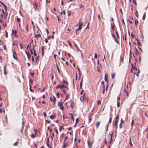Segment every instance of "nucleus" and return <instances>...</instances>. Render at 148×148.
Listing matches in <instances>:
<instances>
[{
	"instance_id": "obj_23",
	"label": "nucleus",
	"mask_w": 148,
	"mask_h": 148,
	"mask_svg": "<svg viewBox=\"0 0 148 148\" xmlns=\"http://www.w3.org/2000/svg\"><path fill=\"white\" fill-rule=\"evenodd\" d=\"M55 117V115H51L50 116V118L52 119H54Z\"/></svg>"
},
{
	"instance_id": "obj_10",
	"label": "nucleus",
	"mask_w": 148,
	"mask_h": 148,
	"mask_svg": "<svg viewBox=\"0 0 148 148\" xmlns=\"http://www.w3.org/2000/svg\"><path fill=\"white\" fill-rule=\"evenodd\" d=\"M25 53H26V54H27L28 58H30L31 57V56L29 52H27L26 51H25Z\"/></svg>"
},
{
	"instance_id": "obj_4",
	"label": "nucleus",
	"mask_w": 148,
	"mask_h": 148,
	"mask_svg": "<svg viewBox=\"0 0 148 148\" xmlns=\"http://www.w3.org/2000/svg\"><path fill=\"white\" fill-rule=\"evenodd\" d=\"M64 87L66 88V86H64L63 85L61 84L58 85L56 87V88H63Z\"/></svg>"
},
{
	"instance_id": "obj_8",
	"label": "nucleus",
	"mask_w": 148,
	"mask_h": 148,
	"mask_svg": "<svg viewBox=\"0 0 148 148\" xmlns=\"http://www.w3.org/2000/svg\"><path fill=\"white\" fill-rule=\"evenodd\" d=\"M70 106L71 109H73L74 107V103L73 101H71L70 103Z\"/></svg>"
},
{
	"instance_id": "obj_34",
	"label": "nucleus",
	"mask_w": 148,
	"mask_h": 148,
	"mask_svg": "<svg viewBox=\"0 0 148 148\" xmlns=\"http://www.w3.org/2000/svg\"><path fill=\"white\" fill-rule=\"evenodd\" d=\"M145 14H146V13L145 12L144 13V15H143V19L144 20L145 19V17H146Z\"/></svg>"
},
{
	"instance_id": "obj_18",
	"label": "nucleus",
	"mask_w": 148,
	"mask_h": 148,
	"mask_svg": "<svg viewBox=\"0 0 148 148\" xmlns=\"http://www.w3.org/2000/svg\"><path fill=\"white\" fill-rule=\"evenodd\" d=\"M17 33V31L15 30H13L12 31V33L13 34H16Z\"/></svg>"
},
{
	"instance_id": "obj_42",
	"label": "nucleus",
	"mask_w": 148,
	"mask_h": 148,
	"mask_svg": "<svg viewBox=\"0 0 148 148\" xmlns=\"http://www.w3.org/2000/svg\"><path fill=\"white\" fill-rule=\"evenodd\" d=\"M5 37H6V38H8V32L6 30L5 31Z\"/></svg>"
},
{
	"instance_id": "obj_59",
	"label": "nucleus",
	"mask_w": 148,
	"mask_h": 148,
	"mask_svg": "<svg viewBox=\"0 0 148 148\" xmlns=\"http://www.w3.org/2000/svg\"><path fill=\"white\" fill-rule=\"evenodd\" d=\"M56 95H57V97L58 98H59V92H57V93L56 94Z\"/></svg>"
},
{
	"instance_id": "obj_37",
	"label": "nucleus",
	"mask_w": 148,
	"mask_h": 148,
	"mask_svg": "<svg viewBox=\"0 0 148 148\" xmlns=\"http://www.w3.org/2000/svg\"><path fill=\"white\" fill-rule=\"evenodd\" d=\"M17 21L18 22L21 23V19L18 18H17Z\"/></svg>"
},
{
	"instance_id": "obj_20",
	"label": "nucleus",
	"mask_w": 148,
	"mask_h": 148,
	"mask_svg": "<svg viewBox=\"0 0 148 148\" xmlns=\"http://www.w3.org/2000/svg\"><path fill=\"white\" fill-rule=\"evenodd\" d=\"M136 40L137 41V43L138 46H141V44L140 42V41L138 40L137 39H136Z\"/></svg>"
},
{
	"instance_id": "obj_51",
	"label": "nucleus",
	"mask_w": 148,
	"mask_h": 148,
	"mask_svg": "<svg viewBox=\"0 0 148 148\" xmlns=\"http://www.w3.org/2000/svg\"><path fill=\"white\" fill-rule=\"evenodd\" d=\"M44 115L45 117H46L47 116V114L45 112H43Z\"/></svg>"
},
{
	"instance_id": "obj_62",
	"label": "nucleus",
	"mask_w": 148,
	"mask_h": 148,
	"mask_svg": "<svg viewBox=\"0 0 148 148\" xmlns=\"http://www.w3.org/2000/svg\"><path fill=\"white\" fill-rule=\"evenodd\" d=\"M111 121V118H110L109 119V121L108 122V123H110Z\"/></svg>"
},
{
	"instance_id": "obj_19",
	"label": "nucleus",
	"mask_w": 148,
	"mask_h": 148,
	"mask_svg": "<svg viewBox=\"0 0 148 148\" xmlns=\"http://www.w3.org/2000/svg\"><path fill=\"white\" fill-rule=\"evenodd\" d=\"M79 121V120L78 119V118H77L75 120V127L76 126V124L78 123Z\"/></svg>"
},
{
	"instance_id": "obj_16",
	"label": "nucleus",
	"mask_w": 148,
	"mask_h": 148,
	"mask_svg": "<svg viewBox=\"0 0 148 148\" xmlns=\"http://www.w3.org/2000/svg\"><path fill=\"white\" fill-rule=\"evenodd\" d=\"M69 114L70 115V117L71 118V119H72L73 122H74V119L73 118V114L69 113Z\"/></svg>"
},
{
	"instance_id": "obj_1",
	"label": "nucleus",
	"mask_w": 148,
	"mask_h": 148,
	"mask_svg": "<svg viewBox=\"0 0 148 148\" xmlns=\"http://www.w3.org/2000/svg\"><path fill=\"white\" fill-rule=\"evenodd\" d=\"M58 106L60 107V108L62 110H63L64 109V108L62 106V103L61 102H58Z\"/></svg>"
},
{
	"instance_id": "obj_49",
	"label": "nucleus",
	"mask_w": 148,
	"mask_h": 148,
	"mask_svg": "<svg viewBox=\"0 0 148 148\" xmlns=\"http://www.w3.org/2000/svg\"><path fill=\"white\" fill-rule=\"evenodd\" d=\"M29 90H30L32 92H33L34 91L33 90H32V89H31V86H30V88H29Z\"/></svg>"
},
{
	"instance_id": "obj_32",
	"label": "nucleus",
	"mask_w": 148,
	"mask_h": 148,
	"mask_svg": "<svg viewBox=\"0 0 148 148\" xmlns=\"http://www.w3.org/2000/svg\"><path fill=\"white\" fill-rule=\"evenodd\" d=\"M31 137L32 138H34L35 137V136H36V135H35V134H31Z\"/></svg>"
},
{
	"instance_id": "obj_38",
	"label": "nucleus",
	"mask_w": 148,
	"mask_h": 148,
	"mask_svg": "<svg viewBox=\"0 0 148 148\" xmlns=\"http://www.w3.org/2000/svg\"><path fill=\"white\" fill-rule=\"evenodd\" d=\"M135 14L136 16L138 18V11L137 10H136V11Z\"/></svg>"
},
{
	"instance_id": "obj_44",
	"label": "nucleus",
	"mask_w": 148,
	"mask_h": 148,
	"mask_svg": "<svg viewBox=\"0 0 148 148\" xmlns=\"http://www.w3.org/2000/svg\"><path fill=\"white\" fill-rule=\"evenodd\" d=\"M119 128L120 129L122 128L123 127V125H122V124L120 123L119 124Z\"/></svg>"
},
{
	"instance_id": "obj_45",
	"label": "nucleus",
	"mask_w": 148,
	"mask_h": 148,
	"mask_svg": "<svg viewBox=\"0 0 148 148\" xmlns=\"http://www.w3.org/2000/svg\"><path fill=\"white\" fill-rule=\"evenodd\" d=\"M131 66H132V68L133 69H134L135 67V66H134V65L132 64H131Z\"/></svg>"
},
{
	"instance_id": "obj_53",
	"label": "nucleus",
	"mask_w": 148,
	"mask_h": 148,
	"mask_svg": "<svg viewBox=\"0 0 148 148\" xmlns=\"http://www.w3.org/2000/svg\"><path fill=\"white\" fill-rule=\"evenodd\" d=\"M124 123V121L122 119H121V124H123Z\"/></svg>"
},
{
	"instance_id": "obj_47",
	"label": "nucleus",
	"mask_w": 148,
	"mask_h": 148,
	"mask_svg": "<svg viewBox=\"0 0 148 148\" xmlns=\"http://www.w3.org/2000/svg\"><path fill=\"white\" fill-rule=\"evenodd\" d=\"M45 87L43 88V89L41 91H40V92H44L45 91Z\"/></svg>"
},
{
	"instance_id": "obj_30",
	"label": "nucleus",
	"mask_w": 148,
	"mask_h": 148,
	"mask_svg": "<svg viewBox=\"0 0 148 148\" xmlns=\"http://www.w3.org/2000/svg\"><path fill=\"white\" fill-rule=\"evenodd\" d=\"M115 73H112L111 74V78L112 79H113V78H114V77L115 76Z\"/></svg>"
},
{
	"instance_id": "obj_36",
	"label": "nucleus",
	"mask_w": 148,
	"mask_h": 148,
	"mask_svg": "<svg viewBox=\"0 0 148 148\" xmlns=\"http://www.w3.org/2000/svg\"><path fill=\"white\" fill-rule=\"evenodd\" d=\"M3 8H4L5 10L6 11H7V6L5 5L3 6Z\"/></svg>"
},
{
	"instance_id": "obj_56",
	"label": "nucleus",
	"mask_w": 148,
	"mask_h": 148,
	"mask_svg": "<svg viewBox=\"0 0 148 148\" xmlns=\"http://www.w3.org/2000/svg\"><path fill=\"white\" fill-rule=\"evenodd\" d=\"M108 124L107 125V126L106 127V131H107V130H108Z\"/></svg>"
},
{
	"instance_id": "obj_11",
	"label": "nucleus",
	"mask_w": 148,
	"mask_h": 148,
	"mask_svg": "<svg viewBox=\"0 0 148 148\" xmlns=\"http://www.w3.org/2000/svg\"><path fill=\"white\" fill-rule=\"evenodd\" d=\"M87 143L88 144V145L89 148H92V144L91 143H90V142L88 140L87 141Z\"/></svg>"
},
{
	"instance_id": "obj_3",
	"label": "nucleus",
	"mask_w": 148,
	"mask_h": 148,
	"mask_svg": "<svg viewBox=\"0 0 148 148\" xmlns=\"http://www.w3.org/2000/svg\"><path fill=\"white\" fill-rule=\"evenodd\" d=\"M75 47L77 49L79 53L82 56V54L81 53V51L80 50L79 47L77 46V45L75 44Z\"/></svg>"
},
{
	"instance_id": "obj_7",
	"label": "nucleus",
	"mask_w": 148,
	"mask_h": 148,
	"mask_svg": "<svg viewBox=\"0 0 148 148\" xmlns=\"http://www.w3.org/2000/svg\"><path fill=\"white\" fill-rule=\"evenodd\" d=\"M104 80L106 82H107V83L108 84V75L107 74H106L105 75Z\"/></svg>"
},
{
	"instance_id": "obj_17",
	"label": "nucleus",
	"mask_w": 148,
	"mask_h": 148,
	"mask_svg": "<svg viewBox=\"0 0 148 148\" xmlns=\"http://www.w3.org/2000/svg\"><path fill=\"white\" fill-rule=\"evenodd\" d=\"M111 141L110 143L112 141V137L113 136V132L110 134Z\"/></svg>"
},
{
	"instance_id": "obj_50",
	"label": "nucleus",
	"mask_w": 148,
	"mask_h": 148,
	"mask_svg": "<svg viewBox=\"0 0 148 148\" xmlns=\"http://www.w3.org/2000/svg\"><path fill=\"white\" fill-rule=\"evenodd\" d=\"M97 103L98 105H99L101 104V101L100 100H98L97 101Z\"/></svg>"
},
{
	"instance_id": "obj_61",
	"label": "nucleus",
	"mask_w": 148,
	"mask_h": 148,
	"mask_svg": "<svg viewBox=\"0 0 148 148\" xmlns=\"http://www.w3.org/2000/svg\"><path fill=\"white\" fill-rule=\"evenodd\" d=\"M19 45L20 46V48L21 49H22L23 48V46L21 44H19Z\"/></svg>"
},
{
	"instance_id": "obj_26",
	"label": "nucleus",
	"mask_w": 148,
	"mask_h": 148,
	"mask_svg": "<svg viewBox=\"0 0 148 148\" xmlns=\"http://www.w3.org/2000/svg\"><path fill=\"white\" fill-rule=\"evenodd\" d=\"M119 118V116L118 115H116V117H115V120L118 121V119Z\"/></svg>"
},
{
	"instance_id": "obj_58",
	"label": "nucleus",
	"mask_w": 148,
	"mask_h": 148,
	"mask_svg": "<svg viewBox=\"0 0 148 148\" xmlns=\"http://www.w3.org/2000/svg\"><path fill=\"white\" fill-rule=\"evenodd\" d=\"M95 58H96V59H97V56L96 54V53H95Z\"/></svg>"
},
{
	"instance_id": "obj_55",
	"label": "nucleus",
	"mask_w": 148,
	"mask_h": 148,
	"mask_svg": "<svg viewBox=\"0 0 148 148\" xmlns=\"http://www.w3.org/2000/svg\"><path fill=\"white\" fill-rule=\"evenodd\" d=\"M134 122V120L133 119L132 120V123H131V125L132 126H133Z\"/></svg>"
},
{
	"instance_id": "obj_14",
	"label": "nucleus",
	"mask_w": 148,
	"mask_h": 148,
	"mask_svg": "<svg viewBox=\"0 0 148 148\" xmlns=\"http://www.w3.org/2000/svg\"><path fill=\"white\" fill-rule=\"evenodd\" d=\"M100 122H99V121H98L96 123V124H95L96 126V127L97 128L98 127H99V125H100Z\"/></svg>"
},
{
	"instance_id": "obj_39",
	"label": "nucleus",
	"mask_w": 148,
	"mask_h": 148,
	"mask_svg": "<svg viewBox=\"0 0 148 148\" xmlns=\"http://www.w3.org/2000/svg\"><path fill=\"white\" fill-rule=\"evenodd\" d=\"M140 70H138V72L137 73H136V76H137V77H138L139 76V73H140Z\"/></svg>"
},
{
	"instance_id": "obj_46",
	"label": "nucleus",
	"mask_w": 148,
	"mask_h": 148,
	"mask_svg": "<svg viewBox=\"0 0 148 148\" xmlns=\"http://www.w3.org/2000/svg\"><path fill=\"white\" fill-rule=\"evenodd\" d=\"M34 56H36V52L35 50H34Z\"/></svg>"
},
{
	"instance_id": "obj_24",
	"label": "nucleus",
	"mask_w": 148,
	"mask_h": 148,
	"mask_svg": "<svg viewBox=\"0 0 148 148\" xmlns=\"http://www.w3.org/2000/svg\"><path fill=\"white\" fill-rule=\"evenodd\" d=\"M25 26H26L25 28H26V30L27 31V32H28L29 30H28V25L27 24H26V25H25Z\"/></svg>"
},
{
	"instance_id": "obj_12",
	"label": "nucleus",
	"mask_w": 148,
	"mask_h": 148,
	"mask_svg": "<svg viewBox=\"0 0 148 148\" xmlns=\"http://www.w3.org/2000/svg\"><path fill=\"white\" fill-rule=\"evenodd\" d=\"M41 36V35L40 34H36L35 35V37L37 39H38V38L40 37Z\"/></svg>"
},
{
	"instance_id": "obj_2",
	"label": "nucleus",
	"mask_w": 148,
	"mask_h": 148,
	"mask_svg": "<svg viewBox=\"0 0 148 148\" xmlns=\"http://www.w3.org/2000/svg\"><path fill=\"white\" fill-rule=\"evenodd\" d=\"M82 23H80L79 25V27L77 29L75 30V32L76 34L77 33V32L78 31L82 29V27L81 26H82Z\"/></svg>"
},
{
	"instance_id": "obj_52",
	"label": "nucleus",
	"mask_w": 148,
	"mask_h": 148,
	"mask_svg": "<svg viewBox=\"0 0 148 148\" xmlns=\"http://www.w3.org/2000/svg\"><path fill=\"white\" fill-rule=\"evenodd\" d=\"M45 121L46 123H50V121L49 120H45Z\"/></svg>"
},
{
	"instance_id": "obj_6",
	"label": "nucleus",
	"mask_w": 148,
	"mask_h": 148,
	"mask_svg": "<svg viewBox=\"0 0 148 148\" xmlns=\"http://www.w3.org/2000/svg\"><path fill=\"white\" fill-rule=\"evenodd\" d=\"M6 65L5 64L3 67L4 73L5 75H6L7 73V72L6 71Z\"/></svg>"
},
{
	"instance_id": "obj_48",
	"label": "nucleus",
	"mask_w": 148,
	"mask_h": 148,
	"mask_svg": "<svg viewBox=\"0 0 148 148\" xmlns=\"http://www.w3.org/2000/svg\"><path fill=\"white\" fill-rule=\"evenodd\" d=\"M120 103L119 102H117V106L118 107H119L120 106Z\"/></svg>"
},
{
	"instance_id": "obj_40",
	"label": "nucleus",
	"mask_w": 148,
	"mask_h": 148,
	"mask_svg": "<svg viewBox=\"0 0 148 148\" xmlns=\"http://www.w3.org/2000/svg\"><path fill=\"white\" fill-rule=\"evenodd\" d=\"M24 124V122H23V124H22V129H21V133H22V132H23V125Z\"/></svg>"
},
{
	"instance_id": "obj_15",
	"label": "nucleus",
	"mask_w": 148,
	"mask_h": 148,
	"mask_svg": "<svg viewBox=\"0 0 148 148\" xmlns=\"http://www.w3.org/2000/svg\"><path fill=\"white\" fill-rule=\"evenodd\" d=\"M135 23L136 26H137V25H138V21L137 19H135Z\"/></svg>"
},
{
	"instance_id": "obj_64",
	"label": "nucleus",
	"mask_w": 148,
	"mask_h": 148,
	"mask_svg": "<svg viewBox=\"0 0 148 148\" xmlns=\"http://www.w3.org/2000/svg\"><path fill=\"white\" fill-rule=\"evenodd\" d=\"M18 143V142H16L15 143H14V145L15 146H17V143Z\"/></svg>"
},
{
	"instance_id": "obj_13",
	"label": "nucleus",
	"mask_w": 148,
	"mask_h": 148,
	"mask_svg": "<svg viewBox=\"0 0 148 148\" xmlns=\"http://www.w3.org/2000/svg\"><path fill=\"white\" fill-rule=\"evenodd\" d=\"M34 8L35 9V10H37V6H38V5L35 2V3L34 4Z\"/></svg>"
},
{
	"instance_id": "obj_22",
	"label": "nucleus",
	"mask_w": 148,
	"mask_h": 148,
	"mask_svg": "<svg viewBox=\"0 0 148 148\" xmlns=\"http://www.w3.org/2000/svg\"><path fill=\"white\" fill-rule=\"evenodd\" d=\"M56 98L54 96H53V102L54 104H55V102H56Z\"/></svg>"
},
{
	"instance_id": "obj_28",
	"label": "nucleus",
	"mask_w": 148,
	"mask_h": 148,
	"mask_svg": "<svg viewBox=\"0 0 148 148\" xmlns=\"http://www.w3.org/2000/svg\"><path fill=\"white\" fill-rule=\"evenodd\" d=\"M131 138H130V145L131 146H133L132 144V143L131 142Z\"/></svg>"
},
{
	"instance_id": "obj_63",
	"label": "nucleus",
	"mask_w": 148,
	"mask_h": 148,
	"mask_svg": "<svg viewBox=\"0 0 148 148\" xmlns=\"http://www.w3.org/2000/svg\"><path fill=\"white\" fill-rule=\"evenodd\" d=\"M45 42L46 43H47V42H48V39L47 38H45Z\"/></svg>"
},
{
	"instance_id": "obj_57",
	"label": "nucleus",
	"mask_w": 148,
	"mask_h": 148,
	"mask_svg": "<svg viewBox=\"0 0 148 148\" xmlns=\"http://www.w3.org/2000/svg\"><path fill=\"white\" fill-rule=\"evenodd\" d=\"M54 130H55L57 134H58V130H57V129L55 128Z\"/></svg>"
},
{
	"instance_id": "obj_33",
	"label": "nucleus",
	"mask_w": 148,
	"mask_h": 148,
	"mask_svg": "<svg viewBox=\"0 0 148 148\" xmlns=\"http://www.w3.org/2000/svg\"><path fill=\"white\" fill-rule=\"evenodd\" d=\"M63 83L64 84H68V83L67 82H66V81H65L64 79H63Z\"/></svg>"
},
{
	"instance_id": "obj_27",
	"label": "nucleus",
	"mask_w": 148,
	"mask_h": 148,
	"mask_svg": "<svg viewBox=\"0 0 148 148\" xmlns=\"http://www.w3.org/2000/svg\"><path fill=\"white\" fill-rule=\"evenodd\" d=\"M62 129H64L63 126H60L59 128V129L60 131H61L62 130Z\"/></svg>"
},
{
	"instance_id": "obj_31",
	"label": "nucleus",
	"mask_w": 148,
	"mask_h": 148,
	"mask_svg": "<svg viewBox=\"0 0 148 148\" xmlns=\"http://www.w3.org/2000/svg\"><path fill=\"white\" fill-rule=\"evenodd\" d=\"M31 45L30 44H28L27 46V49L28 48H29V49H31V47H30Z\"/></svg>"
},
{
	"instance_id": "obj_9",
	"label": "nucleus",
	"mask_w": 148,
	"mask_h": 148,
	"mask_svg": "<svg viewBox=\"0 0 148 148\" xmlns=\"http://www.w3.org/2000/svg\"><path fill=\"white\" fill-rule=\"evenodd\" d=\"M16 53L15 51H14V53L13 54V58L15 60H17L18 59L17 57L16 56Z\"/></svg>"
},
{
	"instance_id": "obj_29",
	"label": "nucleus",
	"mask_w": 148,
	"mask_h": 148,
	"mask_svg": "<svg viewBox=\"0 0 148 148\" xmlns=\"http://www.w3.org/2000/svg\"><path fill=\"white\" fill-rule=\"evenodd\" d=\"M56 66H57V69H58V73H60V70L59 69V67L58 66V65H57V64H56Z\"/></svg>"
},
{
	"instance_id": "obj_41",
	"label": "nucleus",
	"mask_w": 148,
	"mask_h": 148,
	"mask_svg": "<svg viewBox=\"0 0 148 148\" xmlns=\"http://www.w3.org/2000/svg\"><path fill=\"white\" fill-rule=\"evenodd\" d=\"M68 136H66L64 138V141H65V142H66V140H67V139H68Z\"/></svg>"
},
{
	"instance_id": "obj_25",
	"label": "nucleus",
	"mask_w": 148,
	"mask_h": 148,
	"mask_svg": "<svg viewBox=\"0 0 148 148\" xmlns=\"http://www.w3.org/2000/svg\"><path fill=\"white\" fill-rule=\"evenodd\" d=\"M118 122V121L115 120L114 122V124L115 126L116 127H117V123Z\"/></svg>"
},
{
	"instance_id": "obj_60",
	"label": "nucleus",
	"mask_w": 148,
	"mask_h": 148,
	"mask_svg": "<svg viewBox=\"0 0 148 148\" xmlns=\"http://www.w3.org/2000/svg\"><path fill=\"white\" fill-rule=\"evenodd\" d=\"M3 49L5 50H6L7 49L5 45H4L3 46Z\"/></svg>"
},
{
	"instance_id": "obj_54",
	"label": "nucleus",
	"mask_w": 148,
	"mask_h": 148,
	"mask_svg": "<svg viewBox=\"0 0 148 148\" xmlns=\"http://www.w3.org/2000/svg\"><path fill=\"white\" fill-rule=\"evenodd\" d=\"M89 24V22H88V24H87V26H86V28H86H88V29L89 28V27H88V25Z\"/></svg>"
},
{
	"instance_id": "obj_43",
	"label": "nucleus",
	"mask_w": 148,
	"mask_h": 148,
	"mask_svg": "<svg viewBox=\"0 0 148 148\" xmlns=\"http://www.w3.org/2000/svg\"><path fill=\"white\" fill-rule=\"evenodd\" d=\"M56 56H57V55L56 54H54V57L55 59V61L56 60Z\"/></svg>"
},
{
	"instance_id": "obj_35",
	"label": "nucleus",
	"mask_w": 148,
	"mask_h": 148,
	"mask_svg": "<svg viewBox=\"0 0 148 148\" xmlns=\"http://www.w3.org/2000/svg\"><path fill=\"white\" fill-rule=\"evenodd\" d=\"M103 90L102 93L103 94L104 93L105 86L104 85H103Z\"/></svg>"
},
{
	"instance_id": "obj_5",
	"label": "nucleus",
	"mask_w": 148,
	"mask_h": 148,
	"mask_svg": "<svg viewBox=\"0 0 148 148\" xmlns=\"http://www.w3.org/2000/svg\"><path fill=\"white\" fill-rule=\"evenodd\" d=\"M63 143V145L62 147V148H66L68 146L67 144L66 143V142H65V141H64Z\"/></svg>"
},
{
	"instance_id": "obj_21",
	"label": "nucleus",
	"mask_w": 148,
	"mask_h": 148,
	"mask_svg": "<svg viewBox=\"0 0 148 148\" xmlns=\"http://www.w3.org/2000/svg\"><path fill=\"white\" fill-rule=\"evenodd\" d=\"M135 49H136V52H135V54L136 55H138V53L139 54V52L138 50V49H137V48L136 47H135Z\"/></svg>"
}]
</instances>
